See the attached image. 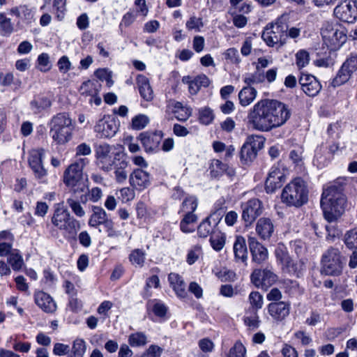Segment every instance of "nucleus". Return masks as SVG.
I'll return each instance as SVG.
<instances>
[{"label":"nucleus","instance_id":"nucleus-1","mask_svg":"<svg viewBox=\"0 0 357 357\" xmlns=\"http://www.w3.org/2000/svg\"><path fill=\"white\" fill-rule=\"evenodd\" d=\"M286 105L274 100H261L257 102L248 114L249 122L259 131L267 132L282 126L290 117Z\"/></svg>","mask_w":357,"mask_h":357},{"label":"nucleus","instance_id":"nucleus-2","mask_svg":"<svg viewBox=\"0 0 357 357\" xmlns=\"http://www.w3.org/2000/svg\"><path fill=\"white\" fill-rule=\"evenodd\" d=\"M342 191V186L334 183L324 189L322 193L321 206L324 218L328 222V225H326L328 233L326 238L328 241H333L341 234L335 222L344 210L346 198Z\"/></svg>","mask_w":357,"mask_h":357},{"label":"nucleus","instance_id":"nucleus-3","mask_svg":"<svg viewBox=\"0 0 357 357\" xmlns=\"http://www.w3.org/2000/svg\"><path fill=\"white\" fill-rule=\"evenodd\" d=\"M88 163L87 158H79L63 173V183L74 194L84 192L88 189V176L83 174V169Z\"/></svg>","mask_w":357,"mask_h":357},{"label":"nucleus","instance_id":"nucleus-4","mask_svg":"<svg viewBox=\"0 0 357 357\" xmlns=\"http://www.w3.org/2000/svg\"><path fill=\"white\" fill-rule=\"evenodd\" d=\"M49 127L50 136L56 144H65L71 139L74 126L68 113L54 115L49 123Z\"/></svg>","mask_w":357,"mask_h":357},{"label":"nucleus","instance_id":"nucleus-5","mask_svg":"<svg viewBox=\"0 0 357 357\" xmlns=\"http://www.w3.org/2000/svg\"><path fill=\"white\" fill-rule=\"evenodd\" d=\"M308 191L305 181L296 178L282 190V202L289 206L299 207L307 201Z\"/></svg>","mask_w":357,"mask_h":357},{"label":"nucleus","instance_id":"nucleus-6","mask_svg":"<svg viewBox=\"0 0 357 357\" xmlns=\"http://www.w3.org/2000/svg\"><path fill=\"white\" fill-rule=\"evenodd\" d=\"M51 222L54 227L61 231L64 235L73 236L79 229L80 225L63 204L54 206V212L51 218Z\"/></svg>","mask_w":357,"mask_h":357},{"label":"nucleus","instance_id":"nucleus-7","mask_svg":"<svg viewBox=\"0 0 357 357\" xmlns=\"http://www.w3.org/2000/svg\"><path fill=\"white\" fill-rule=\"evenodd\" d=\"M321 34L324 43L331 50L339 49L347 40L345 29L338 24L326 22L321 27Z\"/></svg>","mask_w":357,"mask_h":357},{"label":"nucleus","instance_id":"nucleus-8","mask_svg":"<svg viewBox=\"0 0 357 357\" xmlns=\"http://www.w3.org/2000/svg\"><path fill=\"white\" fill-rule=\"evenodd\" d=\"M321 272L328 275H339L343 268V261L340 250L329 248L322 255Z\"/></svg>","mask_w":357,"mask_h":357},{"label":"nucleus","instance_id":"nucleus-9","mask_svg":"<svg viewBox=\"0 0 357 357\" xmlns=\"http://www.w3.org/2000/svg\"><path fill=\"white\" fill-rule=\"evenodd\" d=\"M356 71H357V53H351L344 61L331 84L333 87H337L345 84Z\"/></svg>","mask_w":357,"mask_h":357},{"label":"nucleus","instance_id":"nucleus-10","mask_svg":"<svg viewBox=\"0 0 357 357\" xmlns=\"http://www.w3.org/2000/svg\"><path fill=\"white\" fill-rule=\"evenodd\" d=\"M287 169L282 162L274 165L269 171L265 186L268 192H273L280 188L286 179Z\"/></svg>","mask_w":357,"mask_h":357},{"label":"nucleus","instance_id":"nucleus-11","mask_svg":"<svg viewBox=\"0 0 357 357\" xmlns=\"http://www.w3.org/2000/svg\"><path fill=\"white\" fill-rule=\"evenodd\" d=\"M264 141L262 137L252 135L248 137L246 142L241 150V159L244 162L252 161L257 156L259 150L264 147Z\"/></svg>","mask_w":357,"mask_h":357},{"label":"nucleus","instance_id":"nucleus-12","mask_svg":"<svg viewBox=\"0 0 357 357\" xmlns=\"http://www.w3.org/2000/svg\"><path fill=\"white\" fill-rule=\"evenodd\" d=\"M278 275L268 268L255 269L250 275L252 283L257 288L267 290L278 280Z\"/></svg>","mask_w":357,"mask_h":357},{"label":"nucleus","instance_id":"nucleus-13","mask_svg":"<svg viewBox=\"0 0 357 357\" xmlns=\"http://www.w3.org/2000/svg\"><path fill=\"white\" fill-rule=\"evenodd\" d=\"M242 220L245 226H250L263 212L262 202L256 198L251 199L241 204Z\"/></svg>","mask_w":357,"mask_h":357},{"label":"nucleus","instance_id":"nucleus-14","mask_svg":"<svg viewBox=\"0 0 357 357\" xmlns=\"http://www.w3.org/2000/svg\"><path fill=\"white\" fill-rule=\"evenodd\" d=\"M261 38L269 47L278 44L284 45L286 43L284 25L276 22L270 27L266 26L262 32Z\"/></svg>","mask_w":357,"mask_h":357},{"label":"nucleus","instance_id":"nucleus-15","mask_svg":"<svg viewBox=\"0 0 357 357\" xmlns=\"http://www.w3.org/2000/svg\"><path fill=\"white\" fill-rule=\"evenodd\" d=\"M113 146L106 144H100L96 149V157L98 167L106 172L112 169L114 164Z\"/></svg>","mask_w":357,"mask_h":357},{"label":"nucleus","instance_id":"nucleus-16","mask_svg":"<svg viewBox=\"0 0 357 357\" xmlns=\"http://www.w3.org/2000/svg\"><path fill=\"white\" fill-rule=\"evenodd\" d=\"M334 15L342 22L352 23L357 17V7L351 1H343L335 8Z\"/></svg>","mask_w":357,"mask_h":357},{"label":"nucleus","instance_id":"nucleus-17","mask_svg":"<svg viewBox=\"0 0 357 357\" xmlns=\"http://www.w3.org/2000/svg\"><path fill=\"white\" fill-rule=\"evenodd\" d=\"M44 149H33L30 151L29 155V165L32 169L35 177L39 180H43L47 175V170L43 165Z\"/></svg>","mask_w":357,"mask_h":357},{"label":"nucleus","instance_id":"nucleus-18","mask_svg":"<svg viewBox=\"0 0 357 357\" xmlns=\"http://www.w3.org/2000/svg\"><path fill=\"white\" fill-rule=\"evenodd\" d=\"M101 83L98 80H88L80 86L79 91L82 96L89 97V102L100 105L102 100L98 93L101 89Z\"/></svg>","mask_w":357,"mask_h":357},{"label":"nucleus","instance_id":"nucleus-19","mask_svg":"<svg viewBox=\"0 0 357 357\" xmlns=\"http://www.w3.org/2000/svg\"><path fill=\"white\" fill-rule=\"evenodd\" d=\"M303 92L309 96H316L321 89V85L317 78L310 74L301 73L299 80Z\"/></svg>","mask_w":357,"mask_h":357},{"label":"nucleus","instance_id":"nucleus-20","mask_svg":"<svg viewBox=\"0 0 357 357\" xmlns=\"http://www.w3.org/2000/svg\"><path fill=\"white\" fill-rule=\"evenodd\" d=\"M139 139L146 152H155L159 149L162 139V133L160 131L145 132L139 135Z\"/></svg>","mask_w":357,"mask_h":357},{"label":"nucleus","instance_id":"nucleus-21","mask_svg":"<svg viewBox=\"0 0 357 357\" xmlns=\"http://www.w3.org/2000/svg\"><path fill=\"white\" fill-rule=\"evenodd\" d=\"M290 305L289 302H272L267 306L268 313L274 321H282L289 314Z\"/></svg>","mask_w":357,"mask_h":357},{"label":"nucleus","instance_id":"nucleus-22","mask_svg":"<svg viewBox=\"0 0 357 357\" xmlns=\"http://www.w3.org/2000/svg\"><path fill=\"white\" fill-rule=\"evenodd\" d=\"M94 130L99 137L109 138L116 134L117 126L115 121L108 116L100 119L95 126Z\"/></svg>","mask_w":357,"mask_h":357},{"label":"nucleus","instance_id":"nucleus-23","mask_svg":"<svg viewBox=\"0 0 357 357\" xmlns=\"http://www.w3.org/2000/svg\"><path fill=\"white\" fill-rule=\"evenodd\" d=\"M130 183L138 190H144L151 184L150 174L142 169H137L130 176Z\"/></svg>","mask_w":357,"mask_h":357},{"label":"nucleus","instance_id":"nucleus-24","mask_svg":"<svg viewBox=\"0 0 357 357\" xmlns=\"http://www.w3.org/2000/svg\"><path fill=\"white\" fill-rule=\"evenodd\" d=\"M34 299L36 304L47 313H52L56 310V305L53 298L43 291L35 292Z\"/></svg>","mask_w":357,"mask_h":357},{"label":"nucleus","instance_id":"nucleus-25","mask_svg":"<svg viewBox=\"0 0 357 357\" xmlns=\"http://www.w3.org/2000/svg\"><path fill=\"white\" fill-rule=\"evenodd\" d=\"M248 242L252 260L258 264L266 261L268 258L267 249L259 243L255 238H250Z\"/></svg>","mask_w":357,"mask_h":357},{"label":"nucleus","instance_id":"nucleus-26","mask_svg":"<svg viewBox=\"0 0 357 357\" xmlns=\"http://www.w3.org/2000/svg\"><path fill=\"white\" fill-rule=\"evenodd\" d=\"M91 210L92 213L89 220V225L90 227L97 228L100 225L104 226L111 220L102 207L93 206Z\"/></svg>","mask_w":357,"mask_h":357},{"label":"nucleus","instance_id":"nucleus-27","mask_svg":"<svg viewBox=\"0 0 357 357\" xmlns=\"http://www.w3.org/2000/svg\"><path fill=\"white\" fill-rule=\"evenodd\" d=\"M215 215V213L211 214V216L205 218L199 224L197 227V233L199 237L206 238L209 234L212 235L214 232L213 229L218 225L220 220L219 217H217L216 219L213 218Z\"/></svg>","mask_w":357,"mask_h":357},{"label":"nucleus","instance_id":"nucleus-28","mask_svg":"<svg viewBox=\"0 0 357 357\" xmlns=\"http://www.w3.org/2000/svg\"><path fill=\"white\" fill-rule=\"evenodd\" d=\"M274 231V226L271 219L261 218L258 220L256 225L257 234L263 239L269 238Z\"/></svg>","mask_w":357,"mask_h":357},{"label":"nucleus","instance_id":"nucleus-29","mask_svg":"<svg viewBox=\"0 0 357 357\" xmlns=\"http://www.w3.org/2000/svg\"><path fill=\"white\" fill-rule=\"evenodd\" d=\"M137 84L142 98L146 101H151L153 99V91L149 79L144 75H139L137 77Z\"/></svg>","mask_w":357,"mask_h":357},{"label":"nucleus","instance_id":"nucleus-30","mask_svg":"<svg viewBox=\"0 0 357 357\" xmlns=\"http://www.w3.org/2000/svg\"><path fill=\"white\" fill-rule=\"evenodd\" d=\"M168 280L177 296L180 298H185L186 296L185 283L178 274L171 273L169 275Z\"/></svg>","mask_w":357,"mask_h":357},{"label":"nucleus","instance_id":"nucleus-31","mask_svg":"<svg viewBox=\"0 0 357 357\" xmlns=\"http://www.w3.org/2000/svg\"><path fill=\"white\" fill-rule=\"evenodd\" d=\"M234 254L236 261L245 262L248 258V250L246 246L245 239L241 236H238L233 246Z\"/></svg>","mask_w":357,"mask_h":357},{"label":"nucleus","instance_id":"nucleus-32","mask_svg":"<svg viewBox=\"0 0 357 357\" xmlns=\"http://www.w3.org/2000/svg\"><path fill=\"white\" fill-rule=\"evenodd\" d=\"M10 13L20 17L27 24L31 23L34 19L33 10L26 5L13 7L10 10Z\"/></svg>","mask_w":357,"mask_h":357},{"label":"nucleus","instance_id":"nucleus-33","mask_svg":"<svg viewBox=\"0 0 357 357\" xmlns=\"http://www.w3.org/2000/svg\"><path fill=\"white\" fill-rule=\"evenodd\" d=\"M257 92L252 86H244L238 93V99L240 104L243 106L250 105L256 98Z\"/></svg>","mask_w":357,"mask_h":357},{"label":"nucleus","instance_id":"nucleus-34","mask_svg":"<svg viewBox=\"0 0 357 357\" xmlns=\"http://www.w3.org/2000/svg\"><path fill=\"white\" fill-rule=\"evenodd\" d=\"M197 217L195 214H183L180 222V228L183 232L190 233L195 231Z\"/></svg>","mask_w":357,"mask_h":357},{"label":"nucleus","instance_id":"nucleus-35","mask_svg":"<svg viewBox=\"0 0 357 357\" xmlns=\"http://www.w3.org/2000/svg\"><path fill=\"white\" fill-rule=\"evenodd\" d=\"M114 165L115 179L117 183H121L126 180L128 176V162L125 160H119L118 162H114Z\"/></svg>","mask_w":357,"mask_h":357},{"label":"nucleus","instance_id":"nucleus-36","mask_svg":"<svg viewBox=\"0 0 357 357\" xmlns=\"http://www.w3.org/2000/svg\"><path fill=\"white\" fill-rule=\"evenodd\" d=\"M8 261L14 271L20 270L24 265L23 258L17 249L12 250L8 258Z\"/></svg>","mask_w":357,"mask_h":357},{"label":"nucleus","instance_id":"nucleus-37","mask_svg":"<svg viewBox=\"0 0 357 357\" xmlns=\"http://www.w3.org/2000/svg\"><path fill=\"white\" fill-rule=\"evenodd\" d=\"M84 193H85V195L80 197L81 202L83 204H85L87 202V197L92 202H98L102 196V190L98 187L93 188L91 190H89L88 188Z\"/></svg>","mask_w":357,"mask_h":357},{"label":"nucleus","instance_id":"nucleus-38","mask_svg":"<svg viewBox=\"0 0 357 357\" xmlns=\"http://www.w3.org/2000/svg\"><path fill=\"white\" fill-rule=\"evenodd\" d=\"M13 31V25L11 20L6 16L4 13H0V35L8 36Z\"/></svg>","mask_w":357,"mask_h":357},{"label":"nucleus","instance_id":"nucleus-39","mask_svg":"<svg viewBox=\"0 0 357 357\" xmlns=\"http://www.w3.org/2000/svg\"><path fill=\"white\" fill-rule=\"evenodd\" d=\"M129 260L136 267H142L145 261V252L141 249L133 250L130 255Z\"/></svg>","mask_w":357,"mask_h":357},{"label":"nucleus","instance_id":"nucleus-40","mask_svg":"<svg viewBox=\"0 0 357 357\" xmlns=\"http://www.w3.org/2000/svg\"><path fill=\"white\" fill-rule=\"evenodd\" d=\"M225 235L220 231L213 232L210 238L212 248L216 251H220L225 244Z\"/></svg>","mask_w":357,"mask_h":357},{"label":"nucleus","instance_id":"nucleus-41","mask_svg":"<svg viewBox=\"0 0 357 357\" xmlns=\"http://www.w3.org/2000/svg\"><path fill=\"white\" fill-rule=\"evenodd\" d=\"M51 106V101L46 97H38L31 102V109L38 113Z\"/></svg>","mask_w":357,"mask_h":357},{"label":"nucleus","instance_id":"nucleus-42","mask_svg":"<svg viewBox=\"0 0 357 357\" xmlns=\"http://www.w3.org/2000/svg\"><path fill=\"white\" fill-rule=\"evenodd\" d=\"M197 207V200L194 197H187L182 203L180 212L183 214H194Z\"/></svg>","mask_w":357,"mask_h":357},{"label":"nucleus","instance_id":"nucleus-43","mask_svg":"<svg viewBox=\"0 0 357 357\" xmlns=\"http://www.w3.org/2000/svg\"><path fill=\"white\" fill-rule=\"evenodd\" d=\"M227 169V165L219 160H213L209 166L210 174L212 177L217 178L222 175Z\"/></svg>","mask_w":357,"mask_h":357},{"label":"nucleus","instance_id":"nucleus-44","mask_svg":"<svg viewBox=\"0 0 357 357\" xmlns=\"http://www.w3.org/2000/svg\"><path fill=\"white\" fill-rule=\"evenodd\" d=\"M66 203L77 217L83 218L85 216L86 212L79 201L70 197L67 199Z\"/></svg>","mask_w":357,"mask_h":357},{"label":"nucleus","instance_id":"nucleus-45","mask_svg":"<svg viewBox=\"0 0 357 357\" xmlns=\"http://www.w3.org/2000/svg\"><path fill=\"white\" fill-rule=\"evenodd\" d=\"M202 248L199 245L192 246L188 252L186 261L189 265L195 264L202 255Z\"/></svg>","mask_w":357,"mask_h":357},{"label":"nucleus","instance_id":"nucleus-46","mask_svg":"<svg viewBox=\"0 0 357 357\" xmlns=\"http://www.w3.org/2000/svg\"><path fill=\"white\" fill-rule=\"evenodd\" d=\"M344 242L348 248L357 250V229L348 231L344 235Z\"/></svg>","mask_w":357,"mask_h":357},{"label":"nucleus","instance_id":"nucleus-47","mask_svg":"<svg viewBox=\"0 0 357 357\" xmlns=\"http://www.w3.org/2000/svg\"><path fill=\"white\" fill-rule=\"evenodd\" d=\"M246 349L241 341H236L229 349L227 357H245Z\"/></svg>","mask_w":357,"mask_h":357},{"label":"nucleus","instance_id":"nucleus-48","mask_svg":"<svg viewBox=\"0 0 357 357\" xmlns=\"http://www.w3.org/2000/svg\"><path fill=\"white\" fill-rule=\"evenodd\" d=\"M129 343L132 347L144 346L147 342V337L144 333L137 332L129 336Z\"/></svg>","mask_w":357,"mask_h":357},{"label":"nucleus","instance_id":"nucleus-49","mask_svg":"<svg viewBox=\"0 0 357 357\" xmlns=\"http://www.w3.org/2000/svg\"><path fill=\"white\" fill-rule=\"evenodd\" d=\"M310 60V54L305 50H301L296 54V64L299 69L307 66Z\"/></svg>","mask_w":357,"mask_h":357},{"label":"nucleus","instance_id":"nucleus-50","mask_svg":"<svg viewBox=\"0 0 357 357\" xmlns=\"http://www.w3.org/2000/svg\"><path fill=\"white\" fill-rule=\"evenodd\" d=\"M53 8L58 20H62L66 11V0H54Z\"/></svg>","mask_w":357,"mask_h":357},{"label":"nucleus","instance_id":"nucleus-51","mask_svg":"<svg viewBox=\"0 0 357 357\" xmlns=\"http://www.w3.org/2000/svg\"><path fill=\"white\" fill-rule=\"evenodd\" d=\"M86 351L85 342L82 339H77L74 341L72 353L73 356L70 357H82Z\"/></svg>","mask_w":357,"mask_h":357},{"label":"nucleus","instance_id":"nucleus-52","mask_svg":"<svg viewBox=\"0 0 357 357\" xmlns=\"http://www.w3.org/2000/svg\"><path fill=\"white\" fill-rule=\"evenodd\" d=\"M303 149L297 147L289 153V158L292 162L297 167H301L303 165Z\"/></svg>","mask_w":357,"mask_h":357},{"label":"nucleus","instance_id":"nucleus-53","mask_svg":"<svg viewBox=\"0 0 357 357\" xmlns=\"http://www.w3.org/2000/svg\"><path fill=\"white\" fill-rule=\"evenodd\" d=\"M199 121L202 124L208 125L214 119L213 111L208 107H204L199 109Z\"/></svg>","mask_w":357,"mask_h":357},{"label":"nucleus","instance_id":"nucleus-54","mask_svg":"<svg viewBox=\"0 0 357 357\" xmlns=\"http://www.w3.org/2000/svg\"><path fill=\"white\" fill-rule=\"evenodd\" d=\"M149 119L144 114H139L132 120V126L135 130H142L149 123Z\"/></svg>","mask_w":357,"mask_h":357},{"label":"nucleus","instance_id":"nucleus-55","mask_svg":"<svg viewBox=\"0 0 357 357\" xmlns=\"http://www.w3.org/2000/svg\"><path fill=\"white\" fill-rule=\"evenodd\" d=\"M249 301L256 311L262 307L263 296L259 292L252 291L249 295Z\"/></svg>","mask_w":357,"mask_h":357},{"label":"nucleus","instance_id":"nucleus-56","mask_svg":"<svg viewBox=\"0 0 357 357\" xmlns=\"http://www.w3.org/2000/svg\"><path fill=\"white\" fill-rule=\"evenodd\" d=\"M280 264L282 265V268L284 271L290 273H294L298 270L297 264L294 262L289 255L286 257Z\"/></svg>","mask_w":357,"mask_h":357},{"label":"nucleus","instance_id":"nucleus-57","mask_svg":"<svg viewBox=\"0 0 357 357\" xmlns=\"http://www.w3.org/2000/svg\"><path fill=\"white\" fill-rule=\"evenodd\" d=\"M280 264L282 265V268L284 271L290 273H294L298 270L297 264L294 262L289 255L286 257Z\"/></svg>","mask_w":357,"mask_h":357},{"label":"nucleus","instance_id":"nucleus-58","mask_svg":"<svg viewBox=\"0 0 357 357\" xmlns=\"http://www.w3.org/2000/svg\"><path fill=\"white\" fill-rule=\"evenodd\" d=\"M231 16L233 24L236 27L242 29L246 26L248 18L245 15L232 12Z\"/></svg>","mask_w":357,"mask_h":357},{"label":"nucleus","instance_id":"nucleus-59","mask_svg":"<svg viewBox=\"0 0 357 357\" xmlns=\"http://www.w3.org/2000/svg\"><path fill=\"white\" fill-rule=\"evenodd\" d=\"M38 63L39 69L42 72H47L50 69V57L47 53H42L38 57Z\"/></svg>","mask_w":357,"mask_h":357},{"label":"nucleus","instance_id":"nucleus-60","mask_svg":"<svg viewBox=\"0 0 357 357\" xmlns=\"http://www.w3.org/2000/svg\"><path fill=\"white\" fill-rule=\"evenodd\" d=\"M185 25L188 30L195 29L196 31H199L200 29L203 26V22L202 18L192 16L186 22Z\"/></svg>","mask_w":357,"mask_h":357},{"label":"nucleus","instance_id":"nucleus-61","mask_svg":"<svg viewBox=\"0 0 357 357\" xmlns=\"http://www.w3.org/2000/svg\"><path fill=\"white\" fill-rule=\"evenodd\" d=\"M198 346L204 354L210 353L214 349V343L208 338H203L199 340Z\"/></svg>","mask_w":357,"mask_h":357},{"label":"nucleus","instance_id":"nucleus-62","mask_svg":"<svg viewBox=\"0 0 357 357\" xmlns=\"http://www.w3.org/2000/svg\"><path fill=\"white\" fill-rule=\"evenodd\" d=\"M152 303H153L152 309L154 314L160 317H165L167 311V307L159 301L155 300Z\"/></svg>","mask_w":357,"mask_h":357},{"label":"nucleus","instance_id":"nucleus-63","mask_svg":"<svg viewBox=\"0 0 357 357\" xmlns=\"http://www.w3.org/2000/svg\"><path fill=\"white\" fill-rule=\"evenodd\" d=\"M244 321L246 326L252 329L257 328L259 326L260 321L256 311L252 315L245 317Z\"/></svg>","mask_w":357,"mask_h":357},{"label":"nucleus","instance_id":"nucleus-64","mask_svg":"<svg viewBox=\"0 0 357 357\" xmlns=\"http://www.w3.org/2000/svg\"><path fill=\"white\" fill-rule=\"evenodd\" d=\"M162 349L156 345H151L141 357H160Z\"/></svg>","mask_w":357,"mask_h":357}]
</instances>
